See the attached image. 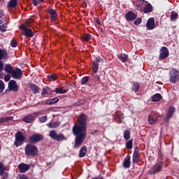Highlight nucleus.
Masks as SVG:
<instances>
[{"mask_svg": "<svg viewBox=\"0 0 179 179\" xmlns=\"http://www.w3.org/2000/svg\"><path fill=\"white\" fill-rule=\"evenodd\" d=\"M49 136L57 142L66 140V137H65L63 134H58L55 130L50 131L49 133Z\"/></svg>", "mask_w": 179, "mask_h": 179, "instance_id": "6", "label": "nucleus"}, {"mask_svg": "<svg viewBox=\"0 0 179 179\" xmlns=\"http://www.w3.org/2000/svg\"><path fill=\"white\" fill-rule=\"evenodd\" d=\"M159 100H162V95L160 94H155L152 97V101H159Z\"/></svg>", "mask_w": 179, "mask_h": 179, "instance_id": "32", "label": "nucleus"}, {"mask_svg": "<svg viewBox=\"0 0 179 179\" xmlns=\"http://www.w3.org/2000/svg\"><path fill=\"white\" fill-rule=\"evenodd\" d=\"M117 57L120 59L121 62H127L128 61V55L124 53L117 55Z\"/></svg>", "mask_w": 179, "mask_h": 179, "instance_id": "19", "label": "nucleus"}, {"mask_svg": "<svg viewBox=\"0 0 179 179\" xmlns=\"http://www.w3.org/2000/svg\"><path fill=\"white\" fill-rule=\"evenodd\" d=\"M83 38L85 40V41H89V40L92 38V36H90L89 34H86L83 36Z\"/></svg>", "mask_w": 179, "mask_h": 179, "instance_id": "42", "label": "nucleus"}, {"mask_svg": "<svg viewBox=\"0 0 179 179\" xmlns=\"http://www.w3.org/2000/svg\"><path fill=\"white\" fill-rule=\"evenodd\" d=\"M169 80L171 83H176L179 80V71L176 69H172L169 71Z\"/></svg>", "mask_w": 179, "mask_h": 179, "instance_id": "5", "label": "nucleus"}, {"mask_svg": "<svg viewBox=\"0 0 179 179\" xmlns=\"http://www.w3.org/2000/svg\"><path fill=\"white\" fill-rule=\"evenodd\" d=\"M59 99L58 98H53L51 99H48L45 101V104H48V106H52V104H55V103H58V101Z\"/></svg>", "mask_w": 179, "mask_h": 179, "instance_id": "22", "label": "nucleus"}, {"mask_svg": "<svg viewBox=\"0 0 179 179\" xmlns=\"http://www.w3.org/2000/svg\"><path fill=\"white\" fill-rule=\"evenodd\" d=\"M38 120H39V122H41V123L45 122L47 121V120H48L47 115L40 117L38 118Z\"/></svg>", "mask_w": 179, "mask_h": 179, "instance_id": "43", "label": "nucleus"}, {"mask_svg": "<svg viewBox=\"0 0 179 179\" xmlns=\"http://www.w3.org/2000/svg\"><path fill=\"white\" fill-rule=\"evenodd\" d=\"M124 139H126V141L129 140L131 138V131H129V130H125L124 131Z\"/></svg>", "mask_w": 179, "mask_h": 179, "instance_id": "35", "label": "nucleus"}, {"mask_svg": "<svg viewBox=\"0 0 179 179\" xmlns=\"http://www.w3.org/2000/svg\"><path fill=\"white\" fill-rule=\"evenodd\" d=\"M43 0H32V2L34 5V6H37V5H38V3H41V2H43Z\"/></svg>", "mask_w": 179, "mask_h": 179, "instance_id": "46", "label": "nucleus"}, {"mask_svg": "<svg viewBox=\"0 0 179 179\" xmlns=\"http://www.w3.org/2000/svg\"><path fill=\"white\" fill-rule=\"evenodd\" d=\"M2 176V179H6L8 178L9 173L8 172H4Z\"/></svg>", "mask_w": 179, "mask_h": 179, "instance_id": "47", "label": "nucleus"}, {"mask_svg": "<svg viewBox=\"0 0 179 179\" xmlns=\"http://www.w3.org/2000/svg\"><path fill=\"white\" fill-rule=\"evenodd\" d=\"M4 58H8V52L5 50L0 49V71L3 70V62L1 61V59Z\"/></svg>", "mask_w": 179, "mask_h": 179, "instance_id": "12", "label": "nucleus"}, {"mask_svg": "<svg viewBox=\"0 0 179 179\" xmlns=\"http://www.w3.org/2000/svg\"><path fill=\"white\" fill-rule=\"evenodd\" d=\"M126 147L127 148V149H132V140L129 141L126 143Z\"/></svg>", "mask_w": 179, "mask_h": 179, "instance_id": "44", "label": "nucleus"}, {"mask_svg": "<svg viewBox=\"0 0 179 179\" xmlns=\"http://www.w3.org/2000/svg\"><path fill=\"white\" fill-rule=\"evenodd\" d=\"M141 87V85L138 83H134L131 86V90L133 92H138L139 90V88Z\"/></svg>", "mask_w": 179, "mask_h": 179, "instance_id": "30", "label": "nucleus"}, {"mask_svg": "<svg viewBox=\"0 0 179 179\" xmlns=\"http://www.w3.org/2000/svg\"><path fill=\"white\" fill-rule=\"evenodd\" d=\"M87 122V116L81 114L78 117V122L80 125H75L73 128V132L76 136L75 140V148H79L86 138V124Z\"/></svg>", "mask_w": 179, "mask_h": 179, "instance_id": "1", "label": "nucleus"}, {"mask_svg": "<svg viewBox=\"0 0 179 179\" xmlns=\"http://www.w3.org/2000/svg\"><path fill=\"white\" fill-rule=\"evenodd\" d=\"M178 18V14H177V13L172 11L170 19L171 20V22H174V20H176V19Z\"/></svg>", "mask_w": 179, "mask_h": 179, "instance_id": "36", "label": "nucleus"}, {"mask_svg": "<svg viewBox=\"0 0 179 179\" xmlns=\"http://www.w3.org/2000/svg\"><path fill=\"white\" fill-rule=\"evenodd\" d=\"M10 45L11 47H17V43L15 41H10Z\"/></svg>", "mask_w": 179, "mask_h": 179, "instance_id": "48", "label": "nucleus"}, {"mask_svg": "<svg viewBox=\"0 0 179 179\" xmlns=\"http://www.w3.org/2000/svg\"><path fill=\"white\" fill-rule=\"evenodd\" d=\"M141 23H142V18H141V17L137 18V19L134 21V24H136V26L141 24Z\"/></svg>", "mask_w": 179, "mask_h": 179, "instance_id": "45", "label": "nucleus"}, {"mask_svg": "<svg viewBox=\"0 0 179 179\" xmlns=\"http://www.w3.org/2000/svg\"><path fill=\"white\" fill-rule=\"evenodd\" d=\"M57 76H54V75H52L50 76V79H51V80L54 81V80H57Z\"/></svg>", "mask_w": 179, "mask_h": 179, "instance_id": "51", "label": "nucleus"}, {"mask_svg": "<svg viewBox=\"0 0 179 179\" xmlns=\"http://www.w3.org/2000/svg\"><path fill=\"white\" fill-rule=\"evenodd\" d=\"M169 55V49L164 46L160 50L159 59H166Z\"/></svg>", "mask_w": 179, "mask_h": 179, "instance_id": "10", "label": "nucleus"}, {"mask_svg": "<svg viewBox=\"0 0 179 179\" xmlns=\"http://www.w3.org/2000/svg\"><path fill=\"white\" fill-rule=\"evenodd\" d=\"M7 29H8V26H6V24H3L0 26V31H1L2 33H5Z\"/></svg>", "mask_w": 179, "mask_h": 179, "instance_id": "39", "label": "nucleus"}, {"mask_svg": "<svg viewBox=\"0 0 179 179\" xmlns=\"http://www.w3.org/2000/svg\"><path fill=\"white\" fill-rule=\"evenodd\" d=\"M20 173H26L27 170H30V165L24 163H21L18 165Z\"/></svg>", "mask_w": 179, "mask_h": 179, "instance_id": "15", "label": "nucleus"}, {"mask_svg": "<svg viewBox=\"0 0 179 179\" xmlns=\"http://www.w3.org/2000/svg\"><path fill=\"white\" fill-rule=\"evenodd\" d=\"M33 22H34L33 20H28L26 22V26H27V27H29V26H30L31 23H33Z\"/></svg>", "mask_w": 179, "mask_h": 179, "instance_id": "49", "label": "nucleus"}, {"mask_svg": "<svg viewBox=\"0 0 179 179\" xmlns=\"http://www.w3.org/2000/svg\"><path fill=\"white\" fill-rule=\"evenodd\" d=\"M30 88L31 89L33 93H34L35 94H37V93H38V91L40 90V88H38V87H37V85L34 84H31Z\"/></svg>", "mask_w": 179, "mask_h": 179, "instance_id": "28", "label": "nucleus"}, {"mask_svg": "<svg viewBox=\"0 0 179 179\" xmlns=\"http://www.w3.org/2000/svg\"><path fill=\"white\" fill-rule=\"evenodd\" d=\"M61 124V122H54L47 124V127L48 128H57V127H59Z\"/></svg>", "mask_w": 179, "mask_h": 179, "instance_id": "25", "label": "nucleus"}, {"mask_svg": "<svg viewBox=\"0 0 179 179\" xmlns=\"http://www.w3.org/2000/svg\"><path fill=\"white\" fill-rule=\"evenodd\" d=\"M126 19L129 22H132L136 19V14L134 13L132 11H129L126 14Z\"/></svg>", "mask_w": 179, "mask_h": 179, "instance_id": "17", "label": "nucleus"}, {"mask_svg": "<svg viewBox=\"0 0 179 179\" xmlns=\"http://www.w3.org/2000/svg\"><path fill=\"white\" fill-rule=\"evenodd\" d=\"M146 27L148 30H153L156 27V23H155V18L150 17L146 23Z\"/></svg>", "mask_w": 179, "mask_h": 179, "instance_id": "13", "label": "nucleus"}, {"mask_svg": "<svg viewBox=\"0 0 179 179\" xmlns=\"http://www.w3.org/2000/svg\"><path fill=\"white\" fill-rule=\"evenodd\" d=\"M8 89H9V90L13 91V92H17V90H19V86L16 83V81L10 80L8 83Z\"/></svg>", "mask_w": 179, "mask_h": 179, "instance_id": "14", "label": "nucleus"}, {"mask_svg": "<svg viewBox=\"0 0 179 179\" xmlns=\"http://www.w3.org/2000/svg\"><path fill=\"white\" fill-rule=\"evenodd\" d=\"M5 90V84L3 80H0V93H2Z\"/></svg>", "mask_w": 179, "mask_h": 179, "instance_id": "41", "label": "nucleus"}, {"mask_svg": "<svg viewBox=\"0 0 179 179\" xmlns=\"http://www.w3.org/2000/svg\"><path fill=\"white\" fill-rule=\"evenodd\" d=\"M43 138L44 137L43 136V135L40 134H35L29 137V141L31 143H37V142H40V141H43Z\"/></svg>", "mask_w": 179, "mask_h": 179, "instance_id": "8", "label": "nucleus"}, {"mask_svg": "<svg viewBox=\"0 0 179 179\" xmlns=\"http://www.w3.org/2000/svg\"><path fill=\"white\" fill-rule=\"evenodd\" d=\"M15 140L14 142V145L16 146V148H19V146H22V145H23V142L26 141V137L20 131H17L15 134Z\"/></svg>", "mask_w": 179, "mask_h": 179, "instance_id": "3", "label": "nucleus"}, {"mask_svg": "<svg viewBox=\"0 0 179 179\" xmlns=\"http://www.w3.org/2000/svg\"><path fill=\"white\" fill-rule=\"evenodd\" d=\"M2 23H3V21H2L1 20H0V24H2Z\"/></svg>", "mask_w": 179, "mask_h": 179, "instance_id": "56", "label": "nucleus"}, {"mask_svg": "<svg viewBox=\"0 0 179 179\" xmlns=\"http://www.w3.org/2000/svg\"><path fill=\"white\" fill-rule=\"evenodd\" d=\"M163 167V163L162 162H158L155 165L153 166L152 168L150 169L149 171L150 174H156V173H159L162 170V168Z\"/></svg>", "mask_w": 179, "mask_h": 179, "instance_id": "9", "label": "nucleus"}, {"mask_svg": "<svg viewBox=\"0 0 179 179\" xmlns=\"http://www.w3.org/2000/svg\"><path fill=\"white\" fill-rule=\"evenodd\" d=\"M0 78H1V74H0Z\"/></svg>", "mask_w": 179, "mask_h": 179, "instance_id": "57", "label": "nucleus"}, {"mask_svg": "<svg viewBox=\"0 0 179 179\" xmlns=\"http://www.w3.org/2000/svg\"><path fill=\"white\" fill-rule=\"evenodd\" d=\"M99 71V64L97 62H92V71L94 73H97V71Z\"/></svg>", "mask_w": 179, "mask_h": 179, "instance_id": "29", "label": "nucleus"}, {"mask_svg": "<svg viewBox=\"0 0 179 179\" xmlns=\"http://www.w3.org/2000/svg\"><path fill=\"white\" fill-rule=\"evenodd\" d=\"M23 120L24 121V122L31 123V122H33V121H34V117H33V115H29L25 116L23 118Z\"/></svg>", "mask_w": 179, "mask_h": 179, "instance_id": "23", "label": "nucleus"}, {"mask_svg": "<svg viewBox=\"0 0 179 179\" xmlns=\"http://www.w3.org/2000/svg\"><path fill=\"white\" fill-rule=\"evenodd\" d=\"M66 92H68V90L64 87L55 89V92L59 93V94H64V93H66Z\"/></svg>", "mask_w": 179, "mask_h": 179, "instance_id": "31", "label": "nucleus"}, {"mask_svg": "<svg viewBox=\"0 0 179 179\" xmlns=\"http://www.w3.org/2000/svg\"><path fill=\"white\" fill-rule=\"evenodd\" d=\"M86 153H87V148L86 146H83L79 152V157H85Z\"/></svg>", "mask_w": 179, "mask_h": 179, "instance_id": "20", "label": "nucleus"}, {"mask_svg": "<svg viewBox=\"0 0 179 179\" xmlns=\"http://www.w3.org/2000/svg\"><path fill=\"white\" fill-rule=\"evenodd\" d=\"M174 111H176V108L173 106H171L168 109V113L166 115V117L165 118V121H166V122H169V120L171 118V117H173V115L174 114Z\"/></svg>", "mask_w": 179, "mask_h": 179, "instance_id": "16", "label": "nucleus"}, {"mask_svg": "<svg viewBox=\"0 0 179 179\" xmlns=\"http://www.w3.org/2000/svg\"><path fill=\"white\" fill-rule=\"evenodd\" d=\"M139 6H141V8L144 6V13H150V12H152V5H150V3H148V1L145 0H141L139 1Z\"/></svg>", "mask_w": 179, "mask_h": 179, "instance_id": "7", "label": "nucleus"}, {"mask_svg": "<svg viewBox=\"0 0 179 179\" xmlns=\"http://www.w3.org/2000/svg\"><path fill=\"white\" fill-rule=\"evenodd\" d=\"M123 166L125 169H129L131 167V157L127 156L124 162H123Z\"/></svg>", "mask_w": 179, "mask_h": 179, "instance_id": "18", "label": "nucleus"}, {"mask_svg": "<svg viewBox=\"0 0 179 179\" xmlns=\"http://www.w3.org/2000/svg\"><path fill=\"white\" fill-rule=\"evenodd\" d=\"M5 15V13H3V10H0V17H2Z\"/></svg>", "mask_w": 179, "mask_h": 179, "instance_id": "54", "label": "nucleus"}, {"mask_svg": "<svg viewBox=\"0 0 179 179\" xmlns=\"http://www.w3.org/2000/svg\"><path fill=\"white\" fill-rule=\"evenodd\" d=\"M24 153L26 156H31L32 157H35L38 155V148L34 144L28 143L24 147Z\"/></svg>", "mask_w": 179, "mask_h": 179, "instance_id": "2", "label": "nucleus"}, {"mask_svg": "<svg viewBox=\"0 0 179 179\" xmlns=\"http://www.w3.org/2000/svg\"><path fill=\"white\" fill-rule=\"evenodd\" d=\"M10 75L14 79H20V78L23 76V73H22V70H20V69H13Z\"/></svg>", "mask_w": 179, "mask_h": 179, "instance_id": "11", "label": "nucleus"}, {"mask_svg": "<svg viewBox=\"0 0 179 179\" xmlns=\"http://www.w3.org/2000/svg\"><path fill=\"white\" fill-rule=\"evenodd\" d=\"M4 71L5 72H6L7 73H12V71H13V68L12 67V66L9 64H6L5 67H4Z\"/></svg>", "mask_w": 179, "mask_h": 179, "instance_id": "27", "label": "nucleus"}, {"mask_svg": "<svg viewBox=\"0 0 179 179\" xmlns=\"http://www.w3.org/2000/svg\"><path fill=\"white\" fill-rule=\"evenodd\" d=\"M17 5V0H10L7 6L8 8H16Z\"/></svg>", "mask_w": 179, "mask_h": 179, "instance_id": "26", "label": "nucleus"}, {"mask_svg": "<svg viewBox=\"0 0 179 179\" xmlns=\"http://www.w3.org/2000/svg\"><path fill=\"white\" fill-rule=\"evenodd\" d=\"M94 79H95V80H99L100 76H99L98 75H96V76H94Z\"/></svg>", "mask_w": 179, "mask_h": 179, "instance_id": "55", "label": "nucleus"}, {"mask_svg": "<svg viewBox=\"0 0 179 179\" xmlns=\"http://www.w3.org/2000/svg\"><path fill=\"white\" fill-rule=\"evenodd\" d=\"M49 13L51 15V20L54 21L57 19V12L53 8L49 10Z\"/></svg>", "mask_w": 179, "mask_h": 179, "instance_id": "24", "label": "nucleus"}, {"mask_svg": "<svg viewBox=\"0 0 179 179\" xmlns=\"http://www.w3.org/2000/svg\"><path fill=\"white\" fill-rule=\"evenodd\" d=\"M89 82V76H85L81 80V85H86Z\"/></svg>", "mask_w": 179, "mask_h": 179, "instance_id": "40", "label": "nucleus"}, {"mask_svg": "<svg viewBox=\"0 0 179 179\" xmlns=\"http://www.w3.org/2000/svg\"><path fill=\"white\" fill-rule=\"evenodd\" d=\"M156 121H157V117L154 118L152 116L148 117V122H150V124H155Z\"/></svg>", "mask_w": 179, "mask_h": 179, "instance_id": "38", "label": "nucleus"}, {"mask_svg": "<svg viewBox=\"0 0 179 179\" xmlns=\"http://www.w3.org/2000/svg\"><path fill=\"white\" fill-rule=\"evenodd\" d=\"M19 179H29V178L24 175L19 177Z\"/></svg>", "mask_w": 179, "mask_h": 179, "instance_id": "53", "label": "nucleus"}, {"mask_svg": "<svg viewBox=\"0 0 179 179\" xmlns=\"http://www.w3.org/2000/svg\"><path fill=\"white\" fill-rule=\"evenodd\" d=\"M20 30H22V34H24L25 37L28 38H31L34 36V32L33 31V30H31V29L29 28L27 25L22 24L20 26Z\"/></svg>", "mask_w": 179, "mask_h": 179, "instance_id": "4", "label": "nucleus"}, {"mask_svg": "<svg viewBox=\"0 0 179 179\" xmlns=\"http://www.w3.org/2000/svg\"><path fill=\"white\" fill-rule=\"evenodd\" d=\"M41 94L43 97H47V96H50V94H52V92H50V91L43 89V92Z\"/></svg>", "mask_w": 179, "mask_h": 179, "instance_id": "33", "label": "nucleus"}, {"mask_svg": "<svg viewBox=\"0 0 179 179\" xmlns=\"http://www.w3.org/2000/svg\"><path fill=\"white\" fill-rule=\"evenodd\" d=\"M12 120V117H0V125L3 122H8Z\"/></svg>", "mask_w": 179, "mask_h": 179, "instance_id": "34", "label": "nucleus"}, {"mask_svg": "<svg viewBox=\"0 0 179 179\" xmlns=\"http://www.w3.org/2000/svg\"><path fill=\"white\" fill-rule=\"evenodd\" d=\"M139 161V151L135 150L133 155V163H138Z\"/></svg>", "mask_w": 179, "mask_h": 179, "instance_id": "21", "label": "nucleus"}, {"mask_svg": "<svg viewBox=\"0 0 179 179\" xmlns=\"http://www.w3.org/2000/svg\"><path fill=\"white\" fill-rule=\"evenodd\" d=\"M4 80H5L6 82H9V81L10 80V76H6L4 77Z\"/></svg>", "mask_w": 179, "mask_h": 179, "instance_id": "52", "label": "nucleus"}, {"mask_svg": "<svg viewBox=\"0 0 179 179\" xmlns=\"http://www.w3.org/2000/svg\"><path fill=\"white\" fill-rule=\"evenodd\" d=\"M5 173V165L3 163L0 162V176H3Z\"/></svg>", "mask_w": 179, "mask_h": 179, "instance_id": "37", "label": "nucleus"}, {"mask_svg": "<svg viewBox=\"0 0 179 179\" xmlns=\"http://www.w3.org/2000/svg\"><path fill=\"white\" fill-rule=\"evenodd\" d=\"M94 62H96V64L98 62H103V59L100 58V57H96V61H94Z\"/></svg>", "mask_w": 179, "mask_h": 179, "instance_id": "50", "label": "nucleus"}]
</instances>
